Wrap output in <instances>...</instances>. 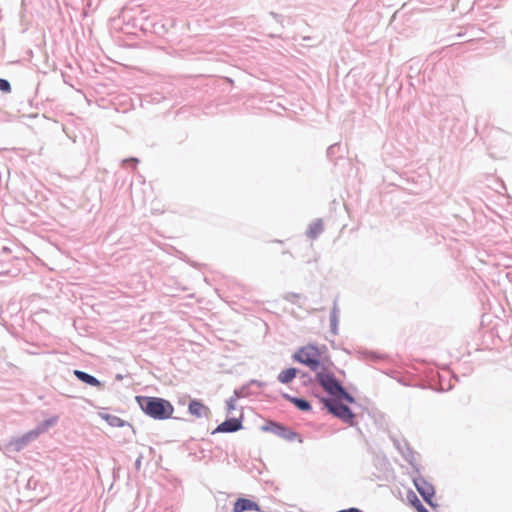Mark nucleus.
Masks as SVG:
<instances>
[{
  "mask_svg": "<svg viewBox=\"0 0 512 512\" xmlns=\"http://www.w3.org/2000/svg\"><path fill=\"white\" fill-rule=\"evenodd\" d=\"M136 402L141 410L156 420H166L172 417L174 407L170 401L160 397L136 396Z\"/></svg>",
  "mask_w": 512,
  "mask_h": 512,
  "instance_id": "f257e3e1",
  "label": "nucleus"
},
{
  "mask_svg": "<svg viewBox=\"0 0 512 512\" xmlns=\"http://www.w3.org/2000/svg\"><path fill=\"white\" fill-rule=\"evenodd\" d=\"M316 380L324 391L334 398L345 400L348 403H355V398L347 392L334 374L327 371L324 366H322V369L316 373Z\"/></svg>",
  "mask_w": 512,
  "mask_h": 512,
  "instance_id": "f03ea898",
  "label": "nucleus"
},
{
  "mask_svg": "<svg viewBox=\"0 0 512 512\" xmlns=\"http://www.w3.org/2000/svg\"><path fill=\"white\" fill-rule=\"evenodd\" d=\"M319 351L315 346L308 345L298 349L292 356L293 360L306 365L314 372H319L322 369V364L319 359Z\"/></svg>",
  "mask_w": 512,
  "mask_h": 512,
  "instance_id": "7ed1b4c3",
  "label": "nucleus"
},
{
  "mask_svg": "<svg viewBox=\"0 0 512 512\" xmlns=\"http://www.w3.org/2000/svg\"><path fill=\"white\" fill-rule=\"evenodd\" d=\"M322 402L325 408L331 413L334 417L342 420L344 423L349 425H354L355 414L352 412L349 406L343 404L339 401L338 398L328 399L323 398Z\"/></svg>",
  "mask_w": 512,
  "mask_h": 512,
  "instance_id": "20e7f679",
  "label": "nucleus"
},
{
  "mask_svg": "<svg viewBox=\"0 0 512 512\" xmlns=\"http://www.w3.org/2000/svg\"><path fill=\"white\" fill-rule=\"evenodd\" d=\"M38 437L39 435L34 429L30 430L20 437L12 438L7 444V449L10 452H20Z\"/></svg>",
  "mask_w": 512,
  "mask_h": 512,
  "instance_id": "39448f33",
  "label": "nucleus"
},
{
  "mask_svg": "<svg viewBox=\"0 0 512 512\" xmlns=\"http://www.w3.org/2000/svg\"><path fill=\"white\" fill-rule=\"evenodd\" d=\"M413 483L416 490L422 496L423 500L431 507H434L432 498L435 494V489L432 484L427 482L421 475L413 478Z\"/></svg>",
  "mask_w": 512,
  "mask_h": 512,
  "instance_id": "423d86ee",
  "label": "nucleus"
},
{
  "mask_svg": "<svg viewBox=\"0 0 512 512\" xmlns=\"http://www.w3.org/2000/svg\"><path fill=\"white\" fill-rule=\"evenodd\" d=\"M242 428V421L241 419L231 417L223 421L221 424H219L215 430L213 431V434L215 433H233Z\"/></svg>",
  "mask_w": 512,
  "mask_h": 512,
  "instance_id": "0eeeda50",
  "label": "nucleus"
},
{
  "mask_svg": "<svg viewBox=\"0 0 512 512\" xmlns=\"http://www.w3.org/2000/svg\"><path fill=\"white\" fill-rule=\"evenodd\" d=\"M264 430L270 431L288 441H293L297 436L296 432L278 423H271L269 426H265Z\"/></svg>",
  "mask_w": 512,
  "mask_h": 512,
  "instance_id": "6e6552de",
  "label": "nucleus"
},
{
  "mask_svg": "<svg viewBox=\"0 0 512 512\" xmlns=\"http://www.w3.org/2000/svg\"><path fill=\"white\" fill-rule=\"evenodd\" d=\"M260 511V506L246 498H238L233 506V512H245V511Z\"/></svg>",
  "mask_w": 512,
  "mask_h": 512,
  "instance_id": "1a4fd4ad",
  "label": "nucleus"
},
{
  "mask_svg": "<svg viewBox=\"0 0 512 512\" xmlns=\"http://www.w3.org/2000/svg\"><path fill=\"white\" fill-rule=\"evenodd\" d=\"M73 374L79 381H81L87 385H90L93 387H98V388L102 387V383L96 377H94L93 375H90L89 373H87L85 371L74 370Z\"/></svg>",
  "mask_w": 512,
  "mask_h": 512,
  "instance_id": "9d476101",
  "label": "nucleus"
},
{
  "mask_svg": "<svg viewBox=\"0 0 512 512\" xmlns=\"http://www.w3.org/2000/svg\"><path fill=\"white\" fill-rule=\"evenodd\" d=\"M188 410L190 414L201 418L203 416H207L209 413V408L206 407L203 403H201L199 400H191L188 406Z\"/></svg>",
  "mask_w": 512,
  "mask_h": 512,
  "instance_id": "9b49d317",
  "label": "nucleus"
},
{
  "mask_svg": "<svg viewBox=\"0 0 512 512\" xmlns=\"http://www.w3.org/2000/svg\"><path fill=\"white\" fill-rule=\"evenodd\" d=\"M283 398L287 401H289L290 403L294 404L299 410L301 411H304V412H307V411H310L312 409V406L310 404V402L304 398H299V397H295V396H291L287 393H283L282 394Z\"/></svg>",
  "mask_w": 512,
  "mask_h": 512,
  "instance_id": "f8f14e48",
  "label": "nucleus"
},
{
  "mask_svg": "<svg viewBox=\"0 0 512 512\" xmlns=\"http://www.w3.org/2000/svg\"><path fill=\"white\" fill-rule=\"evenodd\" d=\"M394 444L396 448L399 450V452L402 454L404 459L411 464L414 468L416 467V459H415V453L413 450L409 447L407 443H404V446L402 447L398 441H394Z\"/></svg>",
  "mask_w": 512,
  "mask_h": 512,
  "instance_id": "ddd939ff",
  "label": "nucleus"
},
{
  "mask_svg": "<svg viewBox=\"0 0 512 512\" xmlns=\"http://www.w3.org/2000/svg\"><path fill=\"white\" fill-rule=\"evenodd\" d=\"M323 222L321 219L314 220L306 231V236L310 239H316L323 232Z\"/></svg>",
  "mask_w": 512,
  "mask_h": 512,
  "instance_id": "4468645a",
  "label": "nucleus"
},
{
  "mask_svg": "<svg viewBox=\"0 0 512 512\" xmlns=\"http://www.w3.org/2000/svg\"><path fill=\"white\" fill-rule=\"evenodd\" d=\"M298 372V369L294 367L285 369L278 374L277 380L282 384H289L296 377Z\"/></svg>",
  "mask_w": 512,
  "mask_h": 512,
  "instance_id": "2eb2a0df",
  "label": "nucleus"
},
{
  "mask_svg": "<svg viewBox=\"0 0 512 512\" xmlns=\"http://www.w3.org/2000/svg\"><path fill=\"white\" fill-rule=\"evenodd\" d=\"M58 422V417L53 416L49 419L42 421L34 430L40 436L42 433L46 432L50 427L54 426Z\"/></svg>",
  "mask_w": 512,
  "mask_h": 512,
  "instance_id": "dca6fc26",
  "label": "nucleus"
},
{
  "mask_svg": "<svg viewBox=\"0 0 512 512\" xmlns=\"http://www.w3.org/2000/svg\"><path fill=\"white\" fill-rule=\"evenodd\" d=\"M408 499L411 502L412 506L418 511V512H429L424 505L421 503V501L418 499L416 494L414 492H410L408 494Z\"/></svg>",
  "mask_w": 512,
  "mask_h": 512,
  "instance_id": "f3484780",
  "label": "nucleus"
},
{
  "mask_svg": "<svg viewBox=\"0 0 512 512\" xmlns=\"http://www.w3.org/2000/svg\"><path fill=\"white\" fill-rule=\"evenodd\" d=\"M253 393L250 391V384H246V385H243L241 388L239 389H235L234 390V395L233 397L237 400L239 398H245V397H248L250 395H252Z\"/></svg>",
  "mask_w": 512,
  "mask_h": 512,
  "instance_id": "a211bd4d",
  "label": "nucleus"
},
{
  "mask_svg": "<svg viewBox=\"0 0 512 512\" xmlns=\"http://www.w3.org/2000/svg\"><path fill=\"white\" fill-rule=\"evenodd\" d=\"M104 418L107 420L109 425H111L113 427H123L125 425L131 427L130 424H128L127 422H125L124 420H122L121 418H119L117 416L106 415Z\"/></svg>",
  "mask_w": 512,
  "mask_h": 512,
  "instance_id": "6ab92c4d",
  "label": "nucleus"
},
{
  "mask_svg": "<svg viewBox=\"0 0 512 512\" xmlns=\"http://www.w3.org/2000/svg\"><path fill=\"white\" fill-rule=\"evenodd\" d=\"M338 324H339V318L338 317H330V331L333 335L338 334Z\"/></svg>",
  "mask_w": 512,
  "mask_h": 512,
  "instance_id": "aec40b11",
  "label": "nucleus"
},
{
  "mask_svg": "<svg viewBox=\"0 0 512 512\" xmlns=\"http://www.w3.org/2000/svg\"><path fill=\"white\" fill-rule=\"evenodd\" d=\"M0 91L4 93L11 91V84L7 79L0 78Z\"/></svg>",
  "mask_w": 512,
  "mask_h": 512,
  "instance_id": "412c9836",
  "label": "nucleus"
},
{
  "mask_svg": "<svg viewBox=\"0 0 512 512\" xmlns=\"http://www.w3.org/2000/svg\"><path fill=\"white\" fill-rule=\"evenodd\" d=\"M235 402H236V399L233 396L227 400L226 404H227V413L228 414H231L232 411L235 409Z\"/></svg>",
  "mask_w": 512,
  "mask_h": 512,
  "instance_id": "4be33fe9",
  "label": "nucleus"
},
{
  "mask_svg": "<svg viewBox=\"0 0 512 512\" xmlns=\"http://www.w3.org/2000/svg\"><path fill=\"white\" fill-rule=\"evenodd\" d=\"M339 313H340V309L337 305V300L334 301L333 303V307L331 309V312H330V317H338L339 318Z\"/></svg>",
  "mask_w": 512,
  "mask_h": 512,
  "instance_id": "5701e85b",
  "label": "nucleus"
},
{
  "mask_svg": "<svg viewBox=\"0 0 512 512\" xmlns=\"http://www.w3.org/2000/svg\"><path fill=\"white\" fill-rule=\"evenodd\" d=\"M338 148H339V145L337 143L330 145L327 149V155L329 157L333 156L336 153V149H338Z\"/></svg>",
  "mask_w": 512,
  "mask_h": 512,
  "instance_id": "b1692460",
  "label": "nucleus"
},
{
  "mask_svg": "<svg viewBox=\"0 0 512 512\" xmlns=\"http://www.w3.org/2000/svg\"><path fill=\"white\" fill-rule=\"evenodd\" d=\"M128 163H132L133 166L135 167L139 163V160L137 158L132 157V158H129V159H124L122 161V165L123 166L127 165Z\"/></svg>",
  "mask_w": 512,
  "mask_h": 512,
  "instance_id": "393cba45",
  "label": "nucleus"
},
{
  "mask_svg": "<svg viewBox=\"0 0 512 512\" xmlns=\"http://www.w3.org/2000/svg\"><path fill=\"white\" fill-rule=\"evenodd\" d=\"M143 456L140 454L135 461V469L140 470Z\"/></svg>",
  "mask_w": 512,
  "mask_h": 512,
  "instance_id": "a878e982",
  "label": "nucleus"
},
{
  "mask_svg": "<svg viewBox=\"0 0 512 512\" xmlns=\"http://www.w3.org/2000/svg\"><path fill=\"white\" fill-rule=\"evenodd\" d=\"M270 16H272L276 22L278 23H282V16L275 13V12H270Z\"/></svg>",
  "mask_w": 512,
  "mask_h": 512,
  "instance_id": "bb28decb",
  "label": "nucleus"
},
{
  "mask_svg": "<svg viewBox=\"0 0 512 512\" xmlns=\"http://www.w3.org/2000/svg\"><path fill=\"white\" fill-rule=\"evenodd\" d=\"M337 512H362V511L360 509H358V508L351 507V508H348V509L339 510Z\"/></svg>",
  "mask_w": 512,
  "mask_h": 512,
  "instance_id": "cd10ccee",
  "label": "nucleus"
},
{
  "mask_svg": "<svg viewBox=\"0 0 512 512\" xmlns=\"http://www.w3.org/2000/svg\"><path fill=\"white\" fill-rule=\"evenodd\" d=\"M250 386L251 385H257L258 387H263L265 385V383L261 382V381H258V380H251L249 382Z\"/></svg>",
  "mask_w": 512,
  "mask_h": 512,
  "instance_id": "c85d7f7f",
  "label": "nucleus"
},
{
  "mask_svg": "<svg viewBox=\"0 0 512 512\" xmlns=\"http://www.w3.org/2000/svg\"><path fill=\"white\" fill-rule=\"evenodd\" d=\"M301 378H303V379H304V383L306 382V380H307V381H311V380H312V379H311V377H310V375H309L308 373H302V374H301Z\"/></svg>",
  "mask_w": 512,
  "mask_h": 512,
  "instance_id": "c756f323",
  "label": "nucleus"
}]
</instances>
